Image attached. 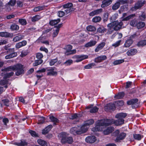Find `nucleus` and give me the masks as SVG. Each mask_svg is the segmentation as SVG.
<instances>
[{
    "label": "nucleus",
    "instance_id": "4be33fe9",
    "mask_svg": "<svg viewBox=\"0 0 146 146\" xmlns=\"http://www.w3.org/2000/svg\"><path fill=\"white\" fill-rule=\"evenodd\" d=\"M114 130V128L112 127H109L104 130L103 131L105 135H108L111 133Z\"/></svg>",
    "mask_w": 146,
    "mask_h": 146
},
{
    "label": "nucleus",
    "instance_id": "4d7b16f0",
    "mask_svg": "<svg viewBox=\"0 0 146 146\" xmlns=\"http://www.w3.org/2000/svg\"><path fill=\"white\" fill-rule=\"evenodd\" d=\"M16 3L15 0H10L7 3L10 5L11 7H13L15 4Z\"/></svg>",
    "mask_w": 146,
    "mask_h": 146
},
{
    "label": "nucleus",
    "instance_id": "1a4fd4ad",
    "mask_svg": "<svg viewBox=\"0 0 146 146\" xmlns=\"http://www.w3.org/2000/svg\"><path fill=\"white\" fill-rule=\"evenodd\" d=\"M127 13H123V14L122 17V21H127L133 18L135 16V14H131L128 16H127Z\"/></svg>",
    "mask_w": 146,
    "mask_h": 146
},
{
    "label": "nucleus",
    "instance_id": "20e7f679",
    "mask_svg": "<svg viewBox=\"0 0 146 146\" xmlns=\"http://www.w3.org/2000/svg\"><path fill=\"white\" fill-rule=\"evenodd\" d=\"M68 134L65 132H62L60 133L58 135V137L61 138V142L62 143H68L71 144L73 142V139L71 137H68Z\"/></svg>",
    "mask_w": 146,
    "mask_h": 146
},
{
    "label": "nucleus",
    "instance_id": "09e8293b",
    "mask_svg": "<svg viewBox=\"0 0 146 146\" xmlns=\"http://www.w3.org/2000/svg\"><path fill=\"white\" fill-rule=\"evenodd\" d=\"M45 121V118L44 117H39L38 118V124H40L43 123Z\"/></svg>",
    "mask_w": 146,
    "mask_h": 146
},
{
    "label": "nucleus",
    "instance_id": "4468645a",
    "mask_svg": "<svg viewBox=\"0 0 146 146\" xmlns=\"http://www.w3.org/2000/svg\"><path fill=\"white\" fill-rule=\"evenodd\" d=\"M96 140V138L94 136H89L87 137L85 139L86 141L89 143H94Z\"/></svg>",
    "mask_w": 146,
    "mask_h": 146
},
{
    "label": "nucleus",
    "instance_id": "2f4dec72",
    "mask_svg": "<svg viewBox=\"0 0 146 146\" xmlns=\"http://www.w3.org/2000/svg\"><path fill=\"white\" fill-rule=\"evenodd\" d=\"M94 123V121L93 119H91L86 121L84 123V124L89 128V126L93 124Z\"/></svg>",
    "mask_w": 146,
    "mask_h": 146
},
{
    "label": "nucleus",
    "instance_id": "052dcab7",
    "mask_svg": "<svg viewBox=\"0 0 146 146\" xmlns=\"http://www.w3.org/2000/svg\"><path fill=\"white\" fill-rule=\"evenodd\" d=\"M108 13H105L104 15V22H106L107 21L108 18Z\"/></svg>",
    "mask_w": 146,
    "mask_h": 146
},
{
    "label": "nucleus",
    "instance_id": "473e14b6",
    "mask_svg": "<svg viewBox=\"0 0 146 146\" xmlns=\"http://www.w3.org/2000/svg\"><path fill=\"white\" fill-rule=\"evenodd\" d=\"M145 25V23L142 22H139L137 25V27L138 29H140L143 28Z\"/></svg>",
    "mask_w": 146,
    "mask_h": 146
},
{
    "label": "nucleus",
    "instance_id": "680f3d73",
    "mask_svg": "<svg viewBox=\"0 0 146 146\" xmlns=\"http://www.w3.org/2000/svg\"><path fill=\"white\" fill-rule=\"evenodd\" d=\"M72 6V4L71 3H68L64 5V7L65 8H70Z\"/></svg>",
    "mask_w": 146,
    "mask_h": 146
},
{
    "label": "nucleus",
    "instance_id": "f03ea898",
    "mask_svg": "<svg viewBox=\"0 0 146 146\" xmlns=\"http://www.w3.org/2000/svg\"><path fill=\"white\" fill-rule=\"evenodd\" d=\"M118 17V14L115 13L111 17L110 20L112 22L108 25V30L113 31V30H118L121 29L123 25V23L121 22L119 23L117 21L113 22L116 20Z\"/></svg>",
    "mask_w": 146,
    "mask_h": 146
},
{
    "label": "nucleus",
    "instance_id": "8fccbe9b",
    "mask_svg": "<svg viewBox=\"0 0 146 146\" xmlns=\"http://www.w3.org/2000/svg\"><path fill=\"white\" fill-rule=\"evenodd\" d=\"M133 137L135 139L139 140H140L143 136L139 134H135L133 135Z\"/></svg>",
    "mask_w": 146,
    "mask_h": 146
},
{
    "label": "nucleus",
    "instance_id": "ddd939ff",
    "mask_svg": "<svg viewBox=\"0 0 146 146\" xmlns=\"http://www.w3.org/2000/svg\"><path fill=\"white\" fill-rule=\"evenodd\" d=\"M114 0H103L102 2L101 6L104 8L108 6L111 4Z\"/></svg>",
    "mask_w": 146,
    "mask_h": 146
},
{
    "label": "nucleus",
    "instance_id": "72a5a7b5",
    "mask_svg": "<svg viewBox=\"0 0 146 146\" xmlns=\"http://www.w3.org/2000/svg\"><path fill=\"white\" fill-rule=\"evenodd\" d=\"M87 30L89 31L94 32L96 30V27L92 25H89L86 27Z\"/></svg>",
    "mask_w": 146,
    "mask_h": 146
},
{
    "label": "nucleus",
    "instance_id": "3c124183",
    "mask_svg": "<svg viewBox=\"0 0 146 146\" xmlns=\"http://www.w3.org/2000/svg\"><path fill=\"white\" fill-rule=\"evenodd\" d=\"M42 37L41 36L37 40V41L39 42H40L46 45L49 44V42L48 40H45L44 41H42Z\"/></svg>",
    "mask_w": 146,
    "mask_h": 146
},
{
    "label": "nucleus",
    "instance_id": "a19ab883",
    "mask_svg": "<svg viewBox=\"0 0 146 146\" xmlns=\"http://www.w3.org/2000/svg\"><path fill=\"white\" fill-rule=\"evenodd\" d=\"M101 19L100 17L99 16H96L94 17L92 19V21L94 23H97L100 22Z\"/></svg>",
    "mask_w": 146,
    "mask_h": 146
},
{
    "label": "nucleus",
    "instance_id": "cd10ccee",
    "mask_svg": "<svg viewBox=\"0 0 146 146\" xmlns=\"http://www.w3.org/2000/svg\"><path fill=\"white\" fill-rule=\"evenodd\" d=\"M13 144L18 146H25L27 145V143L25 141L22 140L20 142H15Z\"/></svg>",
    "mask_w": 146,
    "mask_h": 146
},
{
    "label": "nucleus",
    "instance_id": "5701e85b",
    "mask_svg": "<svg viewBox=\"0 0 146 146\" xmlns=\"http://www.w3.org/2000/svg\"><path fill=\"white\" fill-rule=\"evenodd\" d=\"M105 43L102 42L98 45L95 49V51L97 52L102 49L105 45Z\"/></svg>",
    "mask_w": 146,
    "mask_h": 146
},
{
    "label": "nucleus",
    "instance_id": "9b49d317",
    "mask_svg": "<svg viewBox=\"0 0 146 146\" xmlns=\"http://www.w3.org/2000/svg\"><path fill=\"white\" fill-rule=\"evenodd\" d=\"M46 70L48 71L47 75H54L57 74L55 70V68L53 67L46 68Z\"/></svg>",
    "mask_w": 146,
    "mask_h": 146
},
{
    "label": "nucleus",
    "instance_id": "774afa93",
    "mask_svg": "<svg viewBox=\"0 0 146 146\" xmlns=\"http://www.w3.org/2000/svg\"><path fill=\"white\" fill-rule=\"evenodd\" d=\"M64 14L65 12L63 11H59L58 13V16L60 17H62Z\"/></svg>",
    "mask_w": 146,
    "mask_h": 146
},
{
    "label": "nucleus",
    "instance_id": "f3484780",
    "mask_svg": "<svg viewBox=\"0 0 146 146\" xmlns=\"http://www.w3.org/2000/svg\"><path fill=\"white\" fill-rule=\"evenodd\" d=\"M115 106V102L114 104L109 103L105 107V109L106 111H108L109 110H114Z\"/></svg>",
    "mask_w": 146,
    "mask_h": 146
},
{
    "label": "nucleus",
    "instance_id": "f8f14e48",
    "mask_svg": "<svg viewBox=\"0 0 146 146\" xmlns=\"http://www.w3.org/2000/svg\"><path fill=\"white\" fill-rule=\"evenodd\" d=\"M78 128L79 130L80 134L86 132L88 128V127L84 124L80 126H78Z\"/></svg>",
    "mask_w": 146,
    "mask_h": 146
},
{
    "label": "nucleus",
    "instance_id": "58836bf2",
    "mask_svg": "<svg viewBox=\"0 0 146 146\" xmlns=\"http://www.w3.org/2000/svg\"><path fill=\"white\" fill-rule=\"evenodd\" d=\"M130 25L132 27H137V21L135 19H134L130 21L129 23Z\"/></svg>",
    "mask_w": 146,
    "mask_h": 146
},
{
    "label": "nucleus",
    "instance_id": "7c9ffc66",
    "mask_svg": "<svg viewBox=\"0 0 146 146\" xmlns=\"http://www.w3.org/2000/svg\"><path fill=\"white\" fill-rule=\"evenodd\" d=\"M132 43V40L131 39H129L127 40L124 44V46L125 47H129Z\"/></svg>",
    "mask_w": 146,
    "mask_h": 146
},
{
    "label": "nucleus",
    "instance_id": "6e6d98bb",
    "mask_svg": "<svg viewBox=\"0 0 146 146\" xmlns=\"http://www.w3.org/2000/svg\"><path fill=\"white\" fill-rule=\"evenodd\" d=\"M19 22L22 25H25L27 24V21L25 19H21L19 20Z\"/></svg>",
    "mask_w": 146,
    "mask_h": 146
},
{
    "label": "nucleus",
    "instance_id": "c756f323",
    "mask_svg": "<svg viewBox=\"0 0 146 146\" xmlns=\"http://www.w3.org/2000/svg\"><path fill=\"white\" fill-rule=\"evenodd\" d=\"M60 21V19H57L51 20L50 21L49 23L50 25L53 26L58 24Z\"/></svg>",
    "mask_w": 146,
    "mask_h": 146
},
{
    "label": "nucleus",
    "instance_id": "39448f33",
    "mask_svg": "<svg viewBox=\"0 0 146 146\" xmlns=\"http://www.w3.org/2000/svg\"><path fill=\"white\" fill-rule=\"evenodd\" d=\"M88 58V56L86 55H75L72 57L73 58L75 59L74 62H80Z\"/></svg>",
    "mask_w": 146,
    "mask_h": 146
},
{
    "label": "nucleus",
    "instance_id": "2eb2a0df",
    "mask_svg": "<svg viewBox=\"0 0 146 146\" xmlns=\"http://www.w3.org/2000/svg\"><path fill=\"white\" fill-rule=\"evenodd\" d=\"M124 1L121 0H119L115 3L112 6V9L113 10H116L119 7L121 3H124Z\"/></svg>",
    "mask_w": 146,
    "mask_h": 146
},
{
    "label": "nucleus",
    "instance_id": "4c0bfd02",
    "mask_svg": "<svg viewBox=\"0 0 146 146\" xmlns=\"http://www.w3.org/2000/svg\"><path fill=\"white\" fill-rule=\"evenodd\" d=\"M49 118L51 121L53 122L54 124L58 123L59 122V121L57 118L54 117L52 116H50Z\"/></svg>",
    "mask_w": 146,
    "mask_h": 146
},
{
    "label": "nucleus",
    "instance_id": "ea45409f",
    "mask_svg": "<svg viewBox=\"0 0 146 146\" xmlns=\"http://www.w3.org/2000/svg\"><path fill=\"white\" fill-rule=\"evenodd\" d=\"M124 96V93L123 92L119 93L117 95L115 96V98L117 99H121Z\"/></svg>",
    "mask_w": 146,
    "mask_h": 146
},
{
    "label": "nucleus",
    "instance_id": "bf43d9fd",
    "mask_svg": "<svg viewBox=\"0 0 146 146\" xmlns=\"http://www.w3.org/2000/svg\"><path fill=\"white\" fill-rule=\"evenodd\" d=\"M98 108L96 107H94L92 108L90 110V112L91 113H95L97 111Z\"/></svg>",
    "mask_w": 146,
    "mask_h": 146
},
{
    "label": "nucleus",
    "instance_id": "b1692460",
    "mask_svg": "<svg viewBox=\"0 0 146 146\" xmlns=\"http://www.w3.org/2000/svg\"><path fill=\"white\" fill-rule=\"evenodd\" d=\"M97 43V41L95 40H92L86 44L85 46L86 47H90L95 46Z\"/></svg>",
    "mask_w": 146,
    "mask_h": 146
},
{
    "label": "nucleus",
    "instance_id": "a18cd8bd",
    "mask_svg": "<svg viewBox=\"0 0 146 146\" xmlns=\"http://www.w3.org/2000/svg\"><path fill=\"white\" fill-rule=\"evenodd\" d=\"M139 46H143L146 45V40H142L138 42L137 44Z\"/></svg>",
    "mask_w": 146,
    "mask_h": 146
},
{
    "label": "nucleus",
    "instance_id": "c9c22d12",
    "mask_svg": "<svg viewBox=\"0 0 146 146\" xmlns=\"http://www.w3.org/2000/svg\"><path fill=\"white\" fill-rule=\"evenodd\" d=\"M10 34L7 32H0V36L1 37H8L10 36Z\"/></svg>",
    "mask_w": 146,
    "mask_h": 146
},
{
    "label": "nucleus",
    "instance_id": "423d86ee",
    "mask_svg": "<svg viewBox=\"0 0 146 146\" xmlns=\"http://www.w3.org/2000/svg\"><path fill=\"white\" fill-rule=\"evenodd\" d=\"M14 51V48H11L10 49L9 51L7 52H2V53H4V55H5L7 54V52H12L11 53L5 56V58L6 59H8L17 56V53L15 52H13Z\"/></svg>",
    "mask_w": 146,
    "mask_h": 146
},
{
    "label": "nucleus",
    "instance_id": "f704fd0d",
    "mask_svg": "<svg viewBox=\"0 0 146 146\" xmlns=\"http://www.w3.org/2000/svg\"><path fill=\"white\" fill-rule=\"evenodd\" d=\"M124 62V59H120L118 60H116L114 61L113 62V64L114 65H117L120 64Z\"/></svg>",
    "mask_w": 146,
    "mask_h": 146
},
{
    "label": "nucleus",
    "instance_id": "69168bd1",
    "mask_svg": "<svg viewBox=\"0 0 146 146\" xmlns=\"http://www.w3.org/2000/svg\"><path fill=\"white\" fill-rule=\"evenodd\" d=\"M27 53L28 52L27 51H23L21 52L20 56L22 57L25 56L27 54Z\"/></svg>",
    "mask_w": 146,
    "mask_h": 146
},
{
    "label": "nucleus",
    "instance_id": "5fc2aeb1",
    "mask_svg": "<svg viewBox=\"0 0 146 146\" xmlns=\"http://www.w3.org/2000/svg\"><path fill=\"white\" fill-rule=\"evenodd\" d=\"M121 42V40H120L116 41L115 42L112 44V46L115 48L119 46Z\"/></svg>",
    "mask_w": 146,
    "mask_h": 146
},
{
    "label": "nucleus",
    "instance_id": "a211bd4d",
    "mask_svg": "<svg viewBox=\"0 0 146 146\" xmlns=\"http://www.w3.org/2000/svg\"><path fill=\"white\" fill-rule=\"evenodd\" d=\"M137 50L135 49H131L127 52V54L129 56H132L135 55L137 52Z\"/></svg>",
    "mask_w": 146,
    "mask_h": 146
},
{
    "label": "nucleus",
    "instance_id": "49530a36",
    "mask_svg": "<svg viewBox=\"0 0 146 146\" xmlns=\"http://www.w3.org/2000/svg\"><path fill=\"white\" fill-rule=\"evenodd\" d=\"M11 29L12 30H17L19 29V27L17 25L13 24L11 26Z\"/></svg>",
    "mask_w": 146,
    "mask_h": 146
},
{
    "label": "nucleus",
    "instance_id": "e433bc0d",
    "mask_svg": "<svg viewBox=\"0 0 146 146\" xmlns=\"http://www.w3.org/2000/svg\"><path fill=\"white\" fill-rule=\"evenodd\" d=\"M59 32L58 28H54L53 30L52 34V37L54 38L56 37L58 35Z\"/></svg>",
    "mask_w": 146,
    "mask_h": 146
},
{
    "label": "nucleus",
    "instance_id": "c85d7f7f",
    "mask_svg": "<svg viewBox=\"0 0 146 146\" xmlns=\"http://www.w3.org/2000/svg\"><path fill=\"white\" fill-rule=\"evenodd\" d=\"M138 100L137 99L131 100L127 102V104L129 105L136 104H137Z\"/></svg>",
    "mask_w": 146,
    "mask_h": 146
},
{
    "label": "nucleus",
    "instance_id": "f257e3e1",
    "mask_svg": "<svg viewBox=\"0 0 146 146\" xmlns=\"http://www.w3.org/2000/svg\"><path fill=\"white\" fill-rule=\"evenodd\" d=\"M127 116L126 113H121L117 114L115 117L118 119L116 121L113 119H104L98 121L96 123L95 127L93 128L92 130L94 132L101 131L103 130L105 127L107 125L114 124L116 125H119L124 123V120L123 119Z\"/></svg>",
    "mask_w": 146,
    "mask_h": 146
},
{
    "label": "nucleus",
    "instance_id": "393cba45",
    "mask_svg": "<svg viewBox=\"0 0 146 146\" xmlns=\"http://www.w3.org/2000/svg\"><path fill=\"white\" fill-rule=\"evenodd\" d=\"M52 127V125H48L42 130V133L43 134H47L51 130Z\"/></svg>",
    "mask_w": 146,
    "mask_h": 146
},
{
    "label": "nucleus",
    "instance_id": "6e6552de",
    "mask_svg": "<svg viewBox=\"0 0 146 146\" xmlns=\"http://www.w3.org/2000/svg\"><path fill=\"white\" fill-rule=\"evenodd\" d=\"M72 46L70 45H68L65 47V49L66 50V54L67 55H69L75 54L76 52L75 50H71L72 48Z\"/></svg>",
    "mask_w": 146,
    "mask_h": 146
},
{
    "label": "nucleus",
    "instance_id": "dca6fc26",
    "mask_svg": "<svg viewBox=\"0 0 146 146\" xmlns=\"http://www.w3.org/2000/svg\"><path fill=\"white\" fill-rule=\"evenodd\" d=\"M126 136L125 133L123 132L121 133L117 137L115 141L117 142H120L121 140L125 138Z\"/></svg>",
    "mask_w": 146,
    "mask_h": 146
},
{
    "label": "nucleus",
    "instance_id": "6ab92c4d",
    "mask_svg": "<svg viewBox=\"0 0 146 146\" xmlns=\"http://www.w3.org/2000/svg\"><path fill=\"white\" fill-rule=\"evenodd\" d=\"M107 57L105 55H102L99 56L95 59V62H100L102 61L105 60Z\"/></svg>",
    "mask_w": 146,
    "mask_h": 146
},
{
    "label": "nucleus",
    "instance_id": "79ce46f5",
    "mask_svg": "<svg viewBox=\"0 0 146 146\" xmlns=\"http://www.w3.org/2000/svg\"><path fill=\"white\" fill-rule=\"evenodd\" d=\"M41 18L40 16L38 15H36L32 17L31 20L33 22L37 21Z\"/></svg>",
    "mask_w": 146,
    "mask_h": 146
},
{
    "label": "nucleus",
    "instance_id": "7ed1b4c3",
    "mask_svg": "<svg viewBox=\"0 0 146 146\" xmlns=\"http://www.w3.org/2000/svg\"><path fill=\"white\" fill-rule=\"evenodd\" d=\"M23 69L24 67L23 65L20 64H17L5 68V70L7 72H9L10 71H15V74L18 76L24 73Z\"/></svg>",
    "mask_w": 146,
    "mask_h": 146
},
{
    "label": "nucleus",
    "instance_id": "0eeeda50",
    "mask_svg": "<svg viewBox=\"0 0 146 146\" xmlns=\"http://www.w3.org/2000/svg\"><path fill=\"white\" fill-rule=\"evenodd\" d=\"M6 72L4 73V80L0 81V84L1 85H4L6 84L7 83V81L5 79L10 77V76L13 75L14 74L13 72Z\"/></svg>",
    "mask_w": 146,
    "mask_h": 146
},
{
    "label": "nucleus",
    "instance_id": "0e129e2a",
    "mask_svg": "<svg viewBox=\"0 0 146 146\" xmlns=\"http://www.w3.org/2000/svg\"><path fill=\"white\" fill-rule=\"evenodd\" d=\"M29 133L33 137H36L37 136V135L36 133L33 131L30 130L29 131Z\"/></svg>",
    "mask_w": 146,
    "mask_h": 146
},
{
    "label": "nucleus",
    "instance_id": "de8ad7c7",
    "mask_svg": "<svg viewBox=\"0 0 146 146\" xmlns=\"http://www.w3.org/2000/svg\"><path fill=\"white\" fill-rule=\"evenodd\" d=\"M116 106H121L124 104V102L123 101H118L115 102Z\"/></svg>",
    "mask_w": 146,
    "mask_h": 146
},
{
    "label": "nucleus",
    "instance_id": "aec40b11",
    "mask_svg": "<svg viewBox=\"0 0 146 146\" xmlns=\"http://www.w3.org/2000/svg\"><path fill=\"white\" fill-rule=\"evenodd\" d=\"M27 44V42L26 40H23L22 41L18 42L15 45L16 48L19 49L21 47L26 45Z\"/></svg>",
    "mask_w": 146,
    "mask_h": 146
},
{
    "label": "nucleus",
    "instance_id": "a878e982",
    "mask_svg": "<svg viewBox=\"0 0 146 146\" xmlns=\"http://www.w3.org/2000/svg\"><path fill=\"white\" fill-rule=\"evenodd\" d=\"M24 37V36L22 34L19 35L15 37L13 39V41L15 42L18 41L22 39Z\"/></svg>",
    "mask_w": 146,
    "mask_h": 146
},
{
    "label": "nucleus",
    "instance_id": "37998d69",
    "mask_svg": "<svg viewBox=\"0 0 146 146\" xmlns=\"http://www.w3.org/2000/svg\"><path fill=\"white\" fill-rule=\"evenodd\" d=\"M42 62L43 61L42 60H36L33 63V65L34 66H37L41 64Z\"/></svg>",
    "mask_w": 146,
    "mask_h": 146
},
{
    "label": "nucleus",
    "instance_id": "412c9836",
    "mask_svg": "<svg viewBox=\"0 0 146 146\" xmlns=\"http://www.w3.org/2000/svg\"><path fill=\"white\" fill-rule=\"evenodd\" d=\"M70 133L73 135L80 134L78 127H74L71 128L70 130Z\"/></svg>",
    "mask_w": 146,
    "mask_h": 146
},
{
    "label": "nucleus",
    "instance_id": "864d4df0",
    "mask_svg": "<svg viewBox=\"0 0 146 146\" xmlns=\"http://www.w3.org/2000/svg\"><path fill=\"white\" fill-rule=\"evenodd\" d=\"M73 62L72 60L69 59L66 61L64 63L65 64L66 66H69Z\"/></svg>",
    "mask_w": 146,
    "mask_h": 146
},
{
    "label": "nucleus",
    "instance_id": "338daca9",
    "mask_svg": "<svg viewBox=\"0 0 146 146\" xmlns=\"http://www.w3.org/2000/svg\"><path fill=\"white\" fill-rule=\"evenodd\" d=\"M2 102L5 105L7 106H8L9 105V101L7 99L3 100Z\"/></svg>",
    "mask_w": 146,
    "mask_h": 146
},
{
    "label": "nucleus",
    "instance_id": "9d476101",
    "mask_svg": "<svg viewBox=\"0 0 146 146\" xmlns=\"http://www.w3.org/2000/svg\"><path fill=\"white\" fill-rule=\"evenodd\" d=\"M145 3L144 1H140L138 2L135 4L134 7H132L131 10L132 11H134L141 7Z\"/></svg>",
    "mask_w": 146,
    "mask_h": 146
},
{
    "label": "nucleus",
    "instance_id": "bb28decb",
    "mask_svg": "<svg viewBox=\"0 0 146 146\" xmlns=\"http://www.w3.org/2000/svg\"><path fill=\"white\" fill-rule=\"evenodd\" d=\"M38 143L41 146H47L48 143L46 141L41 139H39L37 141Z\"/></svg>",
    "mask_w": 146,
    "mask_h": 146
},
{
    "label": "nucleus",
    "instance_id": "e2e57ef3",
    "mask_svg": "<svg viewBox=\"0 0 146 146\" xmlns=\"http://www.w3.org/2000/svg\"><path fill=\"white\" fill-rule=\"evenodd\" d=\"M12 7L7 3L5 6V9L7 11H9L11 10Z\"/></svg>",
    "mask_w": 146,
    "mask_h": 146
},
{
    "label": "nucleus",
    "instance_id": "603ef678",
    "mask_svg": "<svg viewBox=\"0 0 146 146\" xmlns=\"http://www.w3.org/2000/svg\"><path fill=\"white\" fill-rule=\"evenodd\" d=\"M95 64L94 63H91L89 64L84 67V68L86 69H89L91 68L92 66H94Z\"/></svg>",
    "mask_w": 146,
    "mask_h": 146
},
{
    "label": "nucleus",
    "instance_id": "c03bdc74",
    "mask_svg": "<svg viewBox=\"0 0 146 146\" xmlns=\"http://www.w3.org/2000/svg\"><path fill=\"white\" fill-rule=\"evenodd\" d=\"M97 31L100 33H104L106 31V29L104 27H101L98 29Z\"/></svg>",
    "mask_w": 146,
    "mask_h": 146
},
{
    "label": "nucleus",
    "instance_id": "13d9d810",
    "mask_svg": "<svg viewBox=\"0 0 146 146\" xmlns=\"http://www.w3.org/2000/svg\"><path fill=\"white\" fill-rule=\"evenodd\" d=\"M44 7L42 6H39L35 8L34 11L35 12H37L43 9Z\"/></svg>",
    "mask_w": 146,
    "mask_h": 146
}]
</instances>
